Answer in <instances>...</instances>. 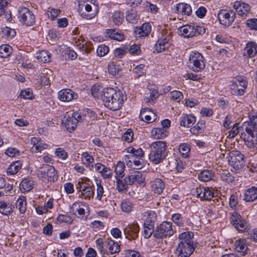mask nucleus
<instances>
[{"instance_id": "412c9836", "label": "nucleus", "mask_w": 257, "mask_h": 257, "mask_svg": "<svg viewBox=\"0 0 257 257\" xmlns=\"http://www.w3.org/2000/svg\"><path fill=\"white\" fill-rule=\"evenodd\" d=\"M126 180L129 182V185L134 184H142L145 180L142 172L135 171L126 176Z\"/></svg>"}, {"instance_id": "423d86ee", "label": "nucleus", "mask_w": 257, "mask_h": 257, "mask_svg": "<svg viewBox=\"0 0 257 257\" xmlns=\"http://www.w3.org/2000/svg\"><path fill=\"white\" fill-rule=\"evenodd\" d=\"M228 162L233 168L231 170L239 173L245 165L244 155L238 150H233L229 154Z\"/></svg>"}, {"instance_id": "f03ea898", "label": "nucleus", "mask_w": 257, "mask_h": 257, "mask_svg": "<svg viewBox=\"0 0 257 257\" xmlns=\"http://www.w3.org/2000/svg\"><path fill=\"white\" fill-rule=\"evenodd\" d=\"M194 233L189 231L179 234V243L176 247L178 257H189L194 251L197 245L193 241Z\"/></svg>"}, {"instance_id": "72a5a7b5", "label": "nucleus", "mask_w": 257, "mask_h": 257, "mask_svg": "<svg viewBox=\"0 0 257 257\" xmlns=\"http://www.w3.org/2000/svg\"><path fill=\"white\" fill-rule=\"evenodd\" d=\"M196 121L195 117L191 114H185L180 117V124L181 126L190 127Z\"/></svg>"}, {"instance_id": "603ef678", "label": "nucleus", "mask_w": 257, "mask_h": 257, "mask_svg": "<svg viewBox=\"0 0 257 257\" xmlns=\"http://www.w3.org/2000/svg\"><path fill=\"white\" fill-rule=\"evenodd\" d=\"M12 48L8 45H3L0 47V57H8L12 52Z\"/></svg>"}, {"instance_id": "6e6552de", "label": "nucleus", "mask_w": 257, "mask_h": 257, "mask_svg": "<svg viewBox=\"0 0 257 257\" xmlns=\"http://www.w3.org/2000/svg\"><path fill=\"white\" fill-rule=\"evenodd\" d=\"M174 233L172 223L169 221H163L156 227L153 237L158 239H161L169 238L172 236Z\"/></svg>"}, {"instance_id": "b1692460", "label": "nucleus", "mask_w": 257, "mask_h": 257, "mask_svg": "<svg viewBox=\"0 0 257 257\" xmlns=\"http://www.w3.org/2000/svg\"><path fill=\"white\" fill-rule=\"evenodd\" d=\"M152 191L155 194H161L165 188V184L162 180L156 178L151 182Z\"/></svg>"}, {"instance_id": "69168bd1", "label": "nucleus", "mask_w": 257, "mask_h": 257, "mask_svg": "<svg viewBox=\"0 0 257 257\" xmlns=\"http://www.w3.org/2000/svg\"><path fill=\"white\" fill-rule=\"evenodd\" d=\"M2 33L4 35L11 39L14 37L16 34V32L15 29H11L8 27H6L2 29Z\"/></svg>"}, {"instance_id": "a19ab883", "label": "nucleus", "mask_w": 257, "mask_h": 257, "mask_svg": "<svg viewBox=\"0 0 257 257\" xmlns=\"http://www.w3.org/2000/svg\"><path fill=\"white\" fill-rule=\"evenodd\" d=\"M22 163L20 161H16L9 166L7 169V174L15 175L17 174L22 168Z\"/></svg>"}, {"instance_id": "f3484780", "label": "nucleus", "mask_w": 257, "mask_h": 257, "mask_svg": "<svg viewBox=\"0 0 257 257\" xmlns=\"http://www.w3.org/2000/svg\"><path fill=\"white\" fill-rule=\"evenodd\" d=\"M140 230V227L137 223H132L128 224L124 229V233L125 238L130 240L132 239L135 240L138 237V233Z\"/></svg>"}, {"instance_id": "4468645a", "label": "nucleus", "mask_w": 257, "mask_h": 257, "mask_svg": "<svg viewBox=\"0 0 257 257\" xmlns=\"http://www.w3.org/2000/svg\"><path fill=\"white\" fill-rule=\"evenodd\" d=\"M233 8L239 16L245 18L250 11L251 7L242 1H236L233 3Z\"/></svg>"}, {"instance_id": "a211bd4d", "label": "nucleus", "mask_w": 257, "mask_h": 257, "mask_svg": "<svg viewBox=\"0 0 257 257\" xmlns=\"http://www.w3.org/2000/svg\"><path fill=\"white\" fill-rule=\"evenodd\" d=\"M139 118L147 123L153 122L156 120V114L149 108H143L141 109Z\"/></svg>"}, {"instance_id": "e2e57ef3", "label": "nucleus", "mask_w": 257, "mask_h": 257, "mask_svg": "<svg viewBox=\"0 0 257 257\" xmlns=\"http://www.w3.org/2000/svg\"><path fill=\"white\" fill-rule=\"evenodd\" d=\"M61 11L59 9L55 8H49L47 11L48 17L51 20H55L60 14Z\"/></svg>"}, {"instance_id": "774afa93", "label": "nucleus", "mask_w": 257, "mask_h": 257, "mask_svg": "<svg viewBox=\"0 0 257 257\" xmlns=\"http://www.w3.org/2000/svg\"><path fill=\"white\" fill-rule=\"evenodd\" d=\"M246 26L251 30H257V19H249L246 21Z\"/></svg>"}, {"instance_id": "bb28decb", "label": "nucleus", "mask_w": 257, "mask_h": 257, "mask_svg": "<svg viewBox=\"0 0 257 257\" xmlns=\"http://www.w3.org/2000/svg\"><path fill=\"white\" fill-rule=\"evenodd\" d=\"M34 181L30 177L25 178L20 184V189L24 193L31 191L34 188Z\"/></svg>"}, {"instance_id": "0e129e2a", "label": "nucleus", "mask_w": 257, "mask_h": 257, "mask_svg": "<svg viewBox=\"0 0 257 257\" xmlns=\"http://www.w3.org/2000/svg\"><path fill=\"white\" fill-rule=\"evenodd\" d=\"M145 66L144 64H141L134 68L133 70V73L137 75V77L139 78L145 75V72L144 71V69Z\"/></svg>"}, {"instance_id": "ea45409f", "label": "nucleus", "mask_w": 257, "mask_h": 257, "mask_svg": "<svg viewBox=\"0 0 257 257\" xmlns=\"http://www.w3.org/2000/svg\"><path fill=\"white\" fill-rule=\"evenodd\" d=\"M205 123L203 121H198L195 126L192 127L190 131L193 135H198L202 133L205 128Z\"/></svg>"}, {"instance_id": "4c0bfd02", "label": "nucleus", "mask_w": 257, "mask_h": 257, "mask_svg": "<svg viewBox=\"0 0 257 257\" xmlns=\"http://www.w3.org/2000/svg\"><path fill=\"white\" fill-rule=\"evenodd\" d=\"M108 254L118 253L120 251V246L117 242L111 238H108Z\"/></svg>"}, {"instance_id": "680f3d73", "label": "nucleus", "mask_w": 257, "mask_h": 257, "mask_svg": "<svg viewBox=\"0 0 257 257\" xmlns=\"http://www.w3.org/2000/svg\"><path fill=\"white\" fill-rule=\"evenodd\" d=\"M57 219L60 222H65L68 224H72L73 222V218L67 214L59 215Z\"/></svg>"}, {"instance_id": "9d476101", "label": "nucleus", "mask_w": 257, "mask_h": 257, "mask_svg": "<svg viewBox=\"0 0 257 257\" xmlns=\"http://www.w3.org/2000/svg\"><path fill=\"white\" fill-rule=\"evenodd\" d=\"M172 37L170 33L165 32L158 40L155 49L157 53H161L168 50L171 46Z\"/></svg>"}, {"instance_id": "2eb2a0df", "label": "nucleus", "mask_w": 257, "mask_h": 257, "mask_svg": "<svg viewBox=\"0 0 257 257\" xmlns=\"http://www.w3.org/2000/svg\"><path fill=\"white\" fill-rule=\"evenodd\" d=\"M93 5L94 4L92 3ZM92 4L79 3L78 11L81 16L86 19L90 20L95 16L96 12H92Z\"/></svg>"}, {"instance_id": "09e8293b", "label": "nucleus", "mask_w": 257, "mask_h": 257, "mask_svg": "<svg viewBox=\"0 0 257 257\" xmlns=\"http://www.w3.org/2000/svg\"><path fill=\"white\" fill-rule=\"evenodd\" d=\"M139 19V16L136 11L131 10L127 12L126 15V21L132 24H135Z\"/></svg>"}, {"instance_id": "f8f14e48", "label": "nucleus", "mask_w": 257, "mask_h": 257, "mask_svg": "<svg viewBox=\"0 0 257 257\" xmlns=\"http://www.w3.org/2000/svg\"><path fill=\"white\" fill-rule=\"evenodd\" d=\"M235 15L233 10H221L219 11L217 18L221 25L228 27L234 22Z\"/></svg>"}, {"instance_id": "a878e982", "label": "nucleus", "mask_w": 257, "mask_h": 257, "mask_svg": "<svg viewBox=\"0 0 257 257\" xmlns=\"http://www.w3.org/2000/svg\"><path fill=\"white\" fill-rule=\"evenodd\" d=\"M85 203L83 202H76L74 203L70 207V212L72 213V214L76 215V213L81 217H83L85 215Z\"/></svg>"}, {"instance_id": "37998d69", "label": "nucleus", "mask_w": 257, "mask_h": 257, "mask_svg": "<svg viewBox=\"0 0 257 257\" xmlns=\"http://www.w3.org/2000/svg\"><path fill=\"white\" fill-rule=\"evenodd\" d=\"M220 179L222 181L227 184L232 183L234 181V177L228 171H222L220 174Z\"/></svg>"}, {"instance_id": "dca6fc26", "label": "nucleus", "mask_w": 257, "mask_h": 257, "mask_svg": "<svg viewBox=\"0 0 257 257\" xmlns=\"http://www.w3.org/2000/svg\"><path fill=\"white\" fill-rule=\"evenodd\" d=\"M77 189L81 192V197L84 199H90L94 195V189L89 184L78 182Z\"/></svg>"}, {"instance_id": "0eeeda50", "label": "nucleus", "mask_w": 257, "mask_h": 257, "mask_svg": "<svg viewBox=\"0 0 257 257\" xmlns=\"http://www.w3.org/2000/svg\"><path fill=\"white\" fill-rule=\"evenodd\" d=\"M229 221L233 227L241 232H247L250 228L248 222L235 211L230 212Z\"/></svg>"}, {"instance_id": "9b49d317", "label": "nucleus", "mask_w": 257, "mask_h": 257, "mask_svg": "<svg viewBox=\"0 0 257 257\" xmlns=\"http://www.w3.org/2000/svg\"><path fill=\"white\" fill-rule=\"evenodd\" d=\"M20 21L28 26L33 25L35 22V17L33 13L26 7H22L19 10Z\"/></svg>"}, {"instance_id": "ddd939ff", "label": "nucleus", "mask_w": 257, "mask_h": 257, "mask_svg": "<svg viewBox=\"0 0 257 257\" xmlns=\"http://www.w3.org/2000/svg\"><path fill=\"white\" fill-rule=\"evenodd\" d=\"M193 195L200 198L201 201H209L214 197V190L212 188L199 186L193 192Z\"/></svg>"}, {"instance_id": "e433bc0d", "label": "nucleus", "mask_w": 257, "mask_h": 257, "mask_svg": "<svg viewBox=\"0 0 257 257\" xmlns=\"http://www.w3.org/2000/svg\"><path fill=\"white\" fill-rule=\"evenodd\" d=\"M81 40L79 38L78 41L81 40V43L77 44V46H79V48L82 49V51H84L86 53H90L93 49V44L91 42L87 41L85 42V39L82 37H80Z\"/></svg>"}, {"instance_id": "f257e3e1", "label": "nucleus", "mask_w": 257, "mask_h": 257, "mask_svg": "<svg viewBox=\"0 0 257 257\" xmlns=\"http://www.w3.org/2000/svg\"><path fill=\"white\" fill-rule=\"evenodd\" d=\"M101 99L105 107L110 110L115 111L120 108L126 96L119 89L111 87L104 88Z\"/></svg>"}, {"instance_id": "052dcab7", "label": "nucleus", "mask_w": 257, "mask_h": 257, "mask_svg": "<svg viewBox=\"0 0 257 257\" xmlns=\"http://www.w3.org/2000/svg\"><path fill=\"white\" fill-rule=\"evenodd\" d=\"M121 208L123 212H130L133 208L132 203L128 200H123L121 204Z\"/></svg>"}, {"instance_id": "49530a36", "label": "nucleus", "mask_w": 257, "mask_h": 257, "mask_svg": "<svg viewBox=\"0 0 257 257\" xmlns=\"http://www.w3.org/2000/svg\"><path fill=\"white\" fill-rule=\"evenodd\" d=\"M134 133L131 128L127 129L122 135V141L127 143H132L134 140Z\"/></svg>"}, {"instance_id": "2f4dec72", "label": "nucleus", "mask_w": 257, "mask_h": 257, "mask_svg": "<svg viewBox=\"0 0 257 257\" xmlns=\"http://www.w3.org/2000/svg\"><path fill=\"white\" fill-rule=\"evenodd\" d=\"M215 173L212 170H204L198 174V179L202 182H208L213 180Z\"/></svg>"}, {"instance_id": "393cba45", "label": "nucleus", "mask_w": 257, "mask_h": 257, "mask_svg": "<svg viewBox=\"0 0 257 257\" xmlns=\"http://www.w3.org/2000/svg\"><path fill=\"white\" fill-rule=\"evenodd\" d=\"M108 238L103 239L99 238L96 240V248L102 255H108Z\"/></svg>"}, {"instance_id": "cd10ccee", "label": "nucleus", "mask_w": 257, "mask_h": 257, "mask_svg": "<svg viewBox=\"0 0 257 257\" xmlns=\"http://www.w3.org/2000/svg\"><path fill=\"white\" fill-rule=\"evenodd\" d=\"M176 11L178 14L190 16L192 13L190 5L184 3H179L176 5Z\"/></svg>"}, {"instance_id": "c03bdc74", "label": "nucleus", "mask_w": 257, "mask_h": 257, "mask_svg": "<svg viewBox=\"0 0 257 257\" xmlns=\"http://www.w3.org/2000/svg\"><path fill=\"white\" fill-rule=\"evenodd\" d=\"M126 152L129 153L128 155H133L135 157L139 158L144 157L145 152L141 148L136 149L133 147H129L126 149Z\"/></svg>"}, {"instance_id": "bf43d9fd", "label": "nucleus", "mask_w": 257, "mask_h": 257, "mask_svg": "<svg viewBox=\"0 0 257 257\" xmlns=\"http://www.w3.org/2000/svg\"><path fill=\"white\" fill-rule=\"evenodd\" d=\"M172 220L174 223L179 227L183 226V217L180 213H174L172 215Z\"/></svg>"}, {"instance_id": "4d7b16f0", "label": "nucleus", "mask_w": 257, "mask_h": 257, "mask_svg": "<svg viewBox=\"0 0 257 257\" xmlns=\"http://www.w3.org/2000/svg\"><path fill=\"white\" fill-rule=\"evenodd\" d=\"M36 58L38 60L44 63L50 61V56L48 54V51L46 50L40 52Z\"/></svg>"}, {"instance_id": "13d9d810", "label": "nucleus", "mask_w": 257, "mask_h": 257, "mask_svg": "<svg viewBox=\"0 0 257 257\" xmlns=\"http://www.w3.org/2000/svg\"><path fill=\"white\" fill-rule=\"evenodd\" d=\"M101 181L100 180H96V186H97V189H96L97 195H96V199L99 201L102 200V197L103 196V193H104L103 187L101 185Z\"/></svg>"}, {"instance_id": "de8ad7c7", "label": "nucleus", "mask_w": 257, "mask_h": 257, "mask_svg": "<svg viewBox=\"0 0 257 257\" xmlns=\"http://www.w3.org/2000/svg\"><path fill=\"white\" fill-rule=\"evenodd\" d=\"M242 129H244L247 135L250 136L251 139L254 138L255 135H257V130H255L254 127L251 126L247 122L243 124Z\"/></svg>"}, {"instance_id": "6e6d98bb", "label": "nucleus", "mask_w": 257, "mask_h": 257, "mask_svg": "<svg viewBox=\"0 0 257 257\" xmlns=\"http://www.w3.org/2000/svg\"><path fill=\"white\" fill-rule=\"evenodd\" d=\"M154 227L151 225H145L144 224L143 235L145 238H149L152 235H153L155 232Z\"/></svg>"}, {"instance_id": "79ce46f5", "label": "nucleus", "mask_w": 257, "mask_h": 257, "mask_svg": "<svg viewBox=\"0 0 257 257\" xmlns=\"http://www.w3.org/2000/svg\"><path fill=\"white\" fill-rule=\"evenodd\" d=\"M245 241L244 239H239L235 242V249L238 252L241 253L242 255H244L246 253L247 247L245 244Z\"/></svg>"}, {"instance_id": "7c9ffc66", "label": "nucleus", "mask_w": 257, "mask_h": 257, "mask_svg": "<svg viewBox=\"0 0 257 257\" xmlns=\"http://www.w3.org/2000/svg\"><path fill=\"white\" fill-rule=\"evenodd\" d=\"M15 208L14 205L5 201H0V213L6 216L12 214Z\"/></svg>"}, {"instance_id": "473e14b6", "label": "nucleus", "mask_w": 257, "mask_h": 257, "mask_svg": "<svg viewBox=\"0 0 257 257\" xmlns=\"http://www.w3.org/2000/svg\"><path fill=\"white\" fill-rule=\"evenodd\" d=\"M243 199L246 202H252L257 199V188L252 187L247 189L244 194Z\"/></svg>"}, {"instance_id": "f704fd0d", "label": "nucleus", "mask_w": 257, "mask_h": 257, "mask_svg": "<svg viewBox=\"0 0 257 257\" xmlns=\"http://www.w3.org/2000/svg\"><path fill=\"white\" fill-rule=\"evenodd\" d=\"M169 134V132L165 128H154L152 130L151 135L152 137L156 139H163Z\"/></svg>"}, {"instance_id": "20e7f679", "label": "nucleus", "mask_w": 257, "mask_h": 257, "mask_svg": "<svg viewBox=\"0 0 257 257\" xmlns=\"http://www.w3.org/2000/svg\"><path fill=\"white\" fill-rule=\"evenodd\" d=\"M187 66L194 72H201L205 67V59L200 53L193 51L189 55Z\"/></svg>"}, {"instance_id": "8fccbe9b", "label": "nucleus", "mask_w": 257, "mask_h": 257, "mask_svg": "<svg viewBox=\"0 0 257 257\" xmlns=\"http://www.w3.org/2000/svg\"><path fill=\"white\" fill-rule=\"evenodd\" d=\"M123 13L120 11H116L113 14L112 19L115 25L119 26L123 21Z\"/></svg>"}, {"instance_id": "3c124183", "label": "nucleus", "mask_w": 257, "mask_h": 257, "mask_svg": "<svg viewBox=\"0 0 257 257\" xmlns=\"http://www.w3.org/2000/svg\"><path fill=\"white\" fill-rule=\"evenodd\" d=\"M17 207L19 208L21 213H24L26 210V199L25 196H21L17 202Z\"/></svg>"}, {"instance_id": "c756f323", "label": "nucleus", "mask_w": 257, "mask_h": 257, "mask_svg": "<svg viewBox=\"0 0 257 257\" xmlns=\"http://www.w3.org/2000/svg\"><path fill=\"white\" fill-rule=\"evenodd\" d=\"M105 34L106 37L114 40L121 41L124 39V34L115 29H107Z\"/></svg>"}, {"instance_id": "39448f33", "label": "nucleus", "mask_w": 257, "mask_h": 257, "mask_svg": "<svg viewBox=\"0 0 257 257\" xmlns=\"http://www.w3.org/2000/svg\"><path fill=\"white\" fill-rule=\"evenodd\" d=\"M248 82L246 78L242 75H237L230 82V90L232 95L240 96L244 94Z\"/></svg>"}, {"instance_id": "5701e85b", "label": "nucleus", "mask_w": 257, "mask_h": 257, "mask_svg": "<svg viewBox=\"0 0 257 257\" xmlns=\"http://www.w3.org/2000/svg\"><path fill=\"white\" fill-rule=\"evenodd\" d=\"M194 26L190 25H186L178 28V33L180 36L184 38H190L195 36V33L193 32Z\"/></svg>"}, {"instance_id": "5fc2aeb1", "label": "nucleus", "mask_w": 257, "mask_h": 257, "mask_svg": "<svg viewBox=\"0 0 257 257\" xmlns=\"http://www.w3.org/2000/svg\"><path fill=\"white\" fill-rule=\"evenodd\" d=\"M127 50L130 54L134 56H139L142 53L140 45L136 44H133L129 48H127Z\"/></svg>"}, {"instance_id": "4be33fe9", "label": "nucleus", "mask_w": 257, "mask_h": 257, "mask_svg": "<svg viewBox=\"0 0 257 257\" xmlns=\"http://www.w3.org/2000/svg\"><path fill=\"white\" fill-rule=\"evenodd\" d=\"M257 54V44L254 42H248L244 49L243 55L248 58L254 57Z\"/></svg>"}, {"instance_id": "864d4df0", "label": "nucleus", "mask_w": 257, "mask_h": 257, "mask_svg": "<svg viewBox=\"0 0 257 257\" xmlns=\"http://www.w3.org/2000/svg\"><path fill=\"white\" fill-rule=\"evenodd\" d=\"M125 169V166L123 163L119 161L116 164L114 172L115 176L117 177L122 178L124 176V171Z\"/></svg>"}, {"instance_id": "c9c22d12", "label": "nucleus", "mask_w": 257, "mask_h": 257, "mask_svg": "<svg viewBox=\"0 0 257 257\" xmlns=\"http://www.w3.org/2000/svg\"><path fill=\"white\" fill-rule=\"evenodd\" d=\"M116 179V189L119 192H122L124 190H127V185H129V182L126 180V177L123 180L120 179V177H117V176H115Z\"/></svg>"}, {"instance_id": "c85d7f7f", "label": "nucleus", "mask_w": 257, "mask_h": 257, "mask_svg": "<svg viewBox=\"0 0 257 257\" xmlns=\"http://www.w3.org/2000/svg\"><path fill=\"white\" fill-rule=\"evenodd\" d=\"M151 31V26L150 23H146L141 27L137 28L135 33L139 38L148 36Z\"/></svg>"}, {"instance_id": "1a4fd4ad", "label": "nucleus", "mask_w": 257, "mask_h": 257, "mask_svg": "<svg viewBox=\"0 0 257 257\" xmlns=\"http://www.w3.org/2000/svg\"><path fill=\"white\" fill-rule=\"evenodd\" d=\"M38 177L47 179L48 182H55L58 180V176L55 168L48 164H43L37 170Z\"/></svg>"}, {"instance_id": "7ed1b4c3", "label": "nucleus", "mask_w": 257, "mask_h": 257, "mask_svg": "<svg viewBox=\"0 0 257 257\" xmlns=\"http://www.w3.org/2000/svg\"><path fill=\"white\" fill-rule=\"evenodd\" d=\"M150 152L149 155L150 161L154 164L162 163L167 156L166 142L156 141L153 142L150 145Z\"/></svg>"}, {"instance_id": "aec40b11", "label": "nucleus", "mask_w": 257, "mask_h": 257, "mask_svg": "<svg viewBox=\"0 0 257 257\" xmlns=\"http://www.w3.org/2000/svg\"><path fill=\"white\" fill-rule=\"evenodd\" d=\"M58 97L62 101L68 102L76 99L78 95L70 89H63L59 91Z\"/></svg>"}, {"instance_id": "6ab92c4d", "label": "nucleus", "mask_w": 257, "mask_h": 257, "mask_svg": "<svg viewBox=\"0 0 257 257\" xmlns=\"http://www.w3.org/2000/svg\"><path fill=\"white\" fill-rule=\"evenodd\" d=\"M78 123V121L75 117H73L67 113L64 116L62 119V124L69 132L74 131Z\"/></svg>"}, {"instance_id": "a18cd8bd", "label": "nucleus", "mask_w": 257, "mask_h": 257, "mask_svg": "<svg viewBox=\"0 0 257 257\" xmlns=\"http://www.w3.org/2000/svg\"><path fill=\"white\" fill-rule=\"evenodd\" d=\"M108 72L112 76L118 75L120 70L119 66L116 65L114 62H110L107 65Z\"/></svg>"}, {"instance_id": "58836bf2", "label": "nucleus", "mask_w": 257, "mask_h": 257, "mask_svg": "<svg viewBox=\"0 0 257 257\" xmlns=\"http://www.w3.org/2000/svg\"><path fill=\"white\" fill-rule=\"evenodd\" d=\"M191 147L187 143H182L179 146V151L182 157L188 158L190 156Z\"/></svg>"}, {"instance_id": "338daca9", "label": "nucleus", "mask_w": 257, "mask_h": 257, "mask_svg": "<svg viewBox=\"0 0 257 257\" xmlns=\"http://www.w3.org/2000/svg\"><path fill=\"white\" fill-rule=\"evenodd\" d=\"M96 52L98 56H104L109 52V48L105 45H100L98 47Z\"/></svg>"}]
</instances>
